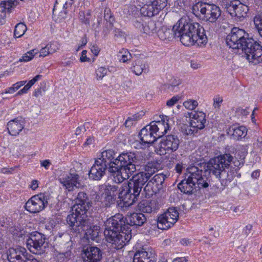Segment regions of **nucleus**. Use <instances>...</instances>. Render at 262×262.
Returning <instances> with one entry per match:
<instances>
[{
	"label": "nucleus",
	"instance_id": "obj_1",
	"mask_svg": "<svg viewBox=\"0 0 262 262\" xmlns=\"http://www.w3.org/2000/svg\"><path fill=\"white\" fill-rule=\"evenodd\" d=\"M105 226L104 235L107 242L111 244L112 249H121L131 239L132 230L125 224L123 216L121 214H116L107 219Z\"/></svg>",
	"mask_w": 262,
	"mask_h": 262
},
{
	"label": "nucleus",
	"instance_id": "obj_2",
	"mask_svg": "<svg viewBox=\"0 0 262 262\" xmlns=\"http://www.w3.org/2000/svg\"><path fill=\"white\" fill-rule=\"evenodd\" d=\"M175 30H178L176 37L185 46H190L196 43L198 45L207 42V38L204 28L199 23H193L189 18H181L175 24Z\"/></svg>",
	"mask_w": 262,
	"mask_h": 262
},
{
	"label": "nucleus",
	"instance_id": "obj_3",
	"mask_svg": "<svg viewBox=\"0 0 262 262\" xmlns=\"http://www.w3.org/2000/svg\"><path fill=\"white\" fill-rule=\"evenodd\" d=\"M138 157L132 152H122L116 158L115 167H111L114 172L113 181L117 184L122 183L136 171V165L138 163Z\"/></svg>",
	"mask_w": 262,
	"mask_h": 262
},
{
	"label": "nucleus",
	"instance_id": "obj_4",
	"mask_svg": "<svg viewBox=\"0 0 262 262\" xmlns=\"http://www.w3.org/2000/svg\"><path fill=\"white\" fill-rule=\"evenodd\" d=\"M233 160L230 154L221 155L211 159L207 164V169L204 173H212L220 181L221 185L225 187L231 181L228 175L229 168Z\"/></svg>",
	"mask_w": 262,
	"mask_h": 262
},
{
	"label": "nucleus",
	"instance_id": "obj_5",
	"mask_svg": "<svg viewBox=\"0 0 262 262\" xmlns=\"http://www.w3.org/2000/svg\"><path fill=\"white\" fill-rule=\"evenodd\" d=\"M72 216L69 218V225L71 231L76 234L83 232L88 240L95 241L98 237L100 227L98 225H92L91 219L85 216L75 219Z\"/></svg>",
	"mask_w": 262,
	"mask_h": 262
},
{
	"label": "nucleus",
	"instance_id": "obj_6",
	"mask_svg": "<svg viewBox=\"0 0 262 262\" xmlns=\"http://www.w3.org/2000/svg\"><path fill=\"white\" fill-rule=\"evenodd\" d=\"M75 204L71 207L70 214L67 217V222H69V218L75 217V219L88 216L86 213L91 206V202L87 193L80 191L74 199Z\"/></svg>",
	"mask_w": 262,
	"mask_h": 262
},
{
	"label": "nucleus",
	"instance_id": "obj_7",
	"mask_svg": "<svg viewBox=\"0 0 262 262\" xmlns=\"http://www.w3.org/2000/svg\"><path fill=\"white\" fill-rule=\"evenodd\" d=\"M251 38L244 30L234 27L226 36V41L229 48L242 50L245 45Z\"/></svg>",
	"mask_w": 262,
	"mask_h": 262
},
{
	"label": "nucleus",
	"instance_id": "obj_8",
	"mask_svg": "<svg viewBox=\"0 0 262 262\" xmlns=\"http://www.w3.org/2000/svg\"><path fill=\"white\" fill-rule=\"evenodd\" d=\"M242 50L249 62L254 64L262 61V47L252 38L245 45Z\"/></svg>",
	"mask_w": 262,
	"mask_h": 262
},
{
	"label": "nucleus",
	"instance_id": "obj_9",
	"mask_svg": "<svg viewBox=\"0 0 262 262\" xmlns=\"http://www.w3.org/2000/svg\"><path fill=\"white\" fill-rule=\"evenodd\" d=\"M49 196L46 193L32 196L26 202L25 208L32 213H37L43 210L48 204Z\"/></svg>",
	"mask_w": 262,
	"mask_h": 262
},
{
	"label": "nucleus",
	"instance_id": "obj_10",
	"mask_svg": "<svg viewBox=\"0 0 262 262\" xmlns=\"http://www.w3.org/2000/svg\"><path fill=\"white\" fill-rule=\"evenodd\" d=\"M46 237L38 232L31 233L27 240V246L30 251L35 254H41L45 251Z\"/></svg>",
	"mask_w": 262,
	"mask_h": 262
},
{
	"label": "nucleus",
	"instance_id": "obj_11",
	"mask_svg": "<svg viewBox=\"0 0 262 262\" xmlns=\"http://www.w3.org/2000/svg\"><path fill=\"white\" fill-rule=\"evenodd\" d=\"M179 213L174 207L169 208L166 212L161 214L157 220V227L162 230L170 228L177 222Z\"/></svg>",
	"mask_w": 262,
	"mask_h": 262
},
{
	"label": "nucleus",
	"instance_id": "obj_12",
	"mask_svg": "<svg viewBox=\"0 0 262 262\" xmlns=\"http://www.w3.org/2000/svg\"><path fill=\"white\" fill-rule=\"evenodd\" d=\"M186 177L191 181H194L199 188H206L209 186V179L202 170L197 167L192 166L187 168Z\"/></svg>",
	"mask_w": 262,
	"mask_h": 262
},
{
	"label": "nucleus",
	"instance_id": "obj_13",
	"mask_svg": "<svg viewBox=\"0 0 262 262\" xmlns=\"http://www.w3.org/2000/svg\"><path fill=\"white\" fill-rule=\"evenodd\" d=\"M190 128L186 130L187 134L196 133L198 130L203 129L206 123V115L202 112H194L189 114Z\"/></svg>",
	"mask_w": 262,
	"mask_h": 262
},
{
	"label": "nucleus",
	"instance_id": "obj_14",
	"mask_svg": "<svg viewBox=\"0 0 262 262\" xmlns=\"http://www.w3.org/2000/svg\"><path fill=\"white\" fill-rule=\"evenodd\" d=\"M167 5V0H155L144 5L140 9L141 13L149 17L157 15Z\"/></svg>",
	"mask_w": 262,
	"mask_h": 262
},
{
	"label": "nucleus",
	"instance_id": "obj_15",
	"mask_svg": "<svg viewBox=\"0 0 262 262\" xmlns=\"http://www.w3.org/2000/svg\"><path fill=\"white\" fill-rule=\"evenodd\" d=\"M141 142H139L140 148H145L154 143L158 138L150 124L142 128L140 133Z\"/></svg>",
	"mask_w": 262,
	"mask_h": 262
},
{
	"label": "nucleus",
	"instance_id": "obj_16",
	"mask_svg": "<svg viewBox=\"0 0 262 262\" xmlns=\"http://www.w3.org/2000/svg\"><path fill=\"white\" fill-rule=\"evenodd\" d=\"M79 178V176L77 173L70 172L61 175L59 181L66 189L70 191L74 190L75 188L80 187Z\"/></svg>",
	"mask_w": 262,
	"mask_h": 262
},
{
	"label": "nucleus",
	"instance_id": "obj_17",
	"mask_svg": "<svg viewBox=\"0 0 262 262\" xmlns=\"http://www.w3.org/2000/svg\"><path fill=\"white\" fill-rule=\"evenodd\" d=\"M83 262H101L102 252L95 246H89L84 248L81 253Z\"/></svg>",
	"mask_w": 262,
	"mask_h": 262
},
{
	"label": "nucleus",
	"instance_id": "obj_18",
	"mask_svg": "<svg viewBox=\"0 0 262 262\" xmlns=\"http://www.w3.org/2000/svg\"><path fill=\"white\" fill-rule=\"evenodd\" d=\"M119 198L123 203V206L128 207L134 204L138 199L137 195H134L132 190L125 184L119 189Z\"/></svg>",
	"mask_w": 262,
	"mask_h": 262
},
{
	"label": "nucleus",
	"instance_id": "obj_19",
	"mask_svg": "<svg viewBox=\"0 0 262 262\" xmlns=\"http://www.w3.org/2000/svg\"><path fill=\"white\" fill-rule=\"evenodd\" d=\"M179 144L180 140L177 136L169 135L163 137L160 142V149L171 153L178 149Z\"/></svg>",
	"mask_w": 262,
	"mask_h": 262
},
{
	"label": "nucleus",
	"instance_id": "obj_20",
	"mask_svg": "<svg viewBox=\"0 0 262 262\" xmlns=\"http://www.w3.org/2000/svg\"><path fill=\"white\" fill-rule=\"evenodd\" d=\"M73 4V0H56L53 9V15L58 16L59 20L66 17L68 10Z\"/></svg>",
	"mask_w": 262,
	"mask_h": 262
},
{
	"label": "nucleus",
	"instance_id": "obj_21",
	"mask_svg": "<svg viewBox=\"0 0 262 262\" xmlns=\"http://www.w3.org/2000/svg\"><path fill=\"white\" fill-rule=\"evenodd\" d=\"M107 169H108V167L103 163H101L99 160L96 159L95 163L89 171V178L94 180H100L105 174Z\"/></svg>",
	"mask_w": 262,
	"mask_h": 262
},
{
	"label": "nucleus",
	"instance_id": "obj_22",
	"mask_svg": "<svg viewBox=\"0 0 262 262\" xmlns=\"http://www.w3.org/2000/svg\"><path fill=\"white\" fill-rule=\"evenodd\" d=\"M115 153L112 149H108L101 152V157L97 159L101 163L104 164L108 167V170L111 173L112 176L114 174V172L111 170V167H115V162L116 160Z\"/></svg>",
	"mask_w": 262,
	"mask_h": 262
},
{
	"label": "nucleus",
	"instance_id": "obj_23",
	"mask_svg": "<svg viewBox=\"0 0 262 262\" xmlns=\"http://www.w3.org/2000/svg\"><path fill=\"white\" fill-rule=\"evenodd\" d=\"M156 260L155 252L150 249L147 250L143 249L136 252L133 259V262H155Z\"/></svg>",
	"mask_w": 262,
	"mask_h": 262
},
{
	"label": "nucleus",
	"instance_id": "obj_24",
	"mask_svg": "<svg viewBox=\"0 0 262 262\" xmlns=\"http://www.w3.org/2000/svg\"><path fill=\"white\" fill-rule=\"evenodd\" d=\"M26 252V249L21 247L10 248L7 252L8 260L9 262H23Z\"/></svg>",
	"mask_w": 262,
	"mask_h": 262
},
{
	"label": "nucleus",
	"instance_id": "obj_25",
	"mask_svg": "<svg viewBox=\"0 0 262 262\" xmlns=\"http://www.w3.org/2000/svg\"><path fill=\"white\" fill-rule=\"evenodd\" d=\"M8 133L12 136H16L24 128V123L21 117L11 120L7 123Z\"/></svg>",
	"mask_w": 262,
	"mask_h": 262
},
{
	"label": "nucleus",
	"instance_id": "obj_26",
	"mask_svg": "<svg viewBox=\"0 0 262 262\" xmlns=\"http://www.w3.org/2000/svg\"><path fill=\"white\" fill-rule=\"evenodd\" d=\"M214 4H209L207 3H198L192 8V10L194 14L196 16L202 14L206 21H208V17L212 11Z\"/></svg>",
	"mask_w": 262,
	"mask_h": 262
},
{
	"label": "nucleus",
	"instance_id": "obj_27",
	"mask_svg": "<svg viewBox=\"0 0 262 262\" xmlns=\"http://www.w3.org/2000/svg\"><path fill=\"white\" fill-rule=\"evenodd\" d=\"M124 221L128 226H141L146 222V217L142 213L134 212L127 215Z\"/></svg>",
	"mask_w": 262,
	"mask_h": 262
},
{
	"label": "nucleus",
	"instance_id": "obj_28",
	"mask_svg": "<svg viewBox=\"0 0 262 262\" xmlns=\"http://www.w3.org/2000/svg\"><path fill=\"white\" fill-rule=\"evenodd\" d=\"M17 4L16 0H7L0 3V25L5 23L6 12H10L12 8L17 6Z\"/></svg>",
	"mask_w": 262,
	"mask_h": 262
},
{
	"label": "nucleus",
	"instance_id": "obj_29",
	"mask_svg": "<svg viewBox=\"0 0 262 262\" xmlns=\"http://www.w3.org/2000/svg\"><path fill=\"white\" fill-rule=\"evenodd\" d=\"M150 124L158 138L163 136L169 128L168 123L165 122L164 120L158 121H152Z\"/></svg>",
	"mask_w": 262,
	"mask_h": 262
},
{
	"label": "nucleus",
	"instance_id": "obj_30",
	"mask_svg": "<svg viewBox=\"0 0 262 262\" xmlns=\"http://www.w3.org/2000/svg\"><path fill=\"white\" fill-rule=\"evenodd\" d=\"M190 180L189 178L185 176V179L179 183L178 187L182 192L188 194H192L198 187L194 181Z\"/></svg>",
	"mask_w": 262,
	"mask_h": 262
},
{
	"label": "nucleus",
	"instance_id": "obj_31",
	"mask_svg": "<svg viewBox=\"0 0 262 262\" xmlns=\"http://www.w3.org/2000/svg\"><path fill=\"white\" fill-rule=\"evenodd\" d=\"M247 132L246 127L234 125L229 128L228 134L232 136L233 139L238 140L244 138L247 135Z\"/></svg>",
	"mask_w": 262,
	"mask_h": 262
},
{
	"label": "nucleus",
	"instance_id": "obj_32",
	"mask_svg": "<svg viewBox=\"0 0 262 262\" xmlns=\"http://www.w3.org/2000/svg\"><path fill=\"white\" fill-rule=\"evenodd\" d=\"M175 25L173 26L172 29L167 28L166 27H162L158 31V35L161 40H171L174 38H176L178 30L174 29Z\"/></svg>",
	"mask_w": 262,
	"mask_h": 262
},
{
	"label": "nucleus",
	"instance_id": "obj_33",
	"mask_svg": "<svg viewBox=\"0 0 262 262\" xmlns=\"http://www.w3.org/2000/svg\"><path fill=\"white\" fill-rule=\"evenodd\" d=\"M138 207L140 211L147 213L155 212L159 208V205L155 200L142 201L139 203Z\"/></svg>",
	"mask_w": 262,
	"mask_h": 262
},
{
	"label": "nucleus",
	"instance_id": "obj_34",
	"mask_svg": "<svg viewBox=\"0 0 262 262\" xmlns=\"http://www.w3.org/2000/svg\"><path fill=\"white\" fill-rule=\"evenodd\" d=\"M148 66L143 59L139 58L135 60L132 63V71L137 75H140L143 72L148 71Z\"/></svg>",
	"mask_w": 262,
	"mask_h": 262
},
{
	"label": "nucleus",
	"instance_id": "obj_35",
	"mask_svg": "<svg viewBox=\"0 0 262 262\" xmlns=\"http://www.w3.org/2000/svg\"><path fill=\"white\" fill-rule=\"evenodd\" d=\"M148 180L146 174L142 171L134 175L129 182L143 188V186Z\"/></svg>",
	"mask_w": 262,
	"mask_h": 262
},
{
	"label": "nucleus",
	"instance_id": "obj_36",
	"mask_svg": "<svg viewBox=\"0 0 262 262\" xmlns=\"http://www.w3.org/2000/svg\"><path fill=\"white\" fill-rule=\"evenodd\" d=\"M235 3V17L240 18L246 16L249 10L248 6L238 2Z\"/></svg>",
	"mask_w": 262,
	"mask_h": 262
},
{
	"label": "nucleus",
	"instance_id": "obj_37",
	"mask_svg": "<svg viewBox=\"0 0 262 262\" xmlns=\"http://www.w3.org/2000/svg\"><path fill=\"white\" fill-rule=\"evenodd\" d=\"M212 8V11L211 12L209 17H208V21L214 23L221 19V10L220 7L215 5H214Z\"/></svg>",
	"mask_w": 262,
	"mask_h": 262
},
{
	"label": "nucleus",
	"instance_id": "obj_38",
	"mask_svg": "<svg viewBox=\"0 0 262 262\" xmlns=\"http://www.w3.org/2000/svg\"><path fill=\"white\" fill-rule=\"evenodd\" d=\"M166 177V175L161 173L155 175L151 179L155 186H157V188H158V190L159 191L163 188L164 186L163 184Z\"/></svg>",
	"mask_w": 262,
	"mask_h": 262
},
{
	"label": "nucleus",
	"instance_id": "obj_39",
	"mask_svg": "<svg viewBox=\"0 0 262 262\" xmlns=\"http://www.w3.org/2000/svg\"><path fill=\"white\" fill-rule=\"evenodd\" d=\"M98 199L100 200L101 205L105 207H110L114 202V198L111 194H108L104 192L99 196Z\"/></svg>",
	"mask_w": 262,
	"mask_h": 262
},
{
	"label": "nucleus",
	"instance_id": "obj_40",
	"mask_svg": "<svg viewBox=\"0 0 262 262\" xmlns=\"http://www.w3.org/2000/svg\"><path fill=\"white\" fill-rule=\"evenodd\" d=\"M157 32V27L155 21L150 20L147 23H145L142 33L151 35Z\"/></svg>",
	"mask_w": 262,
	"mask_h": 262
},
{
	"label": "nucleus",
	"instance_id": "obj_41",
	"mask_svg": "<svg viewBox=\"0 0 262 262\" xmlns=\"http://www.w3.org/2000/svg\"><path fill=\"white\" fill-rule=\"evenodd\" d=\"M63 237L64 239L67 241L64 244L63 248L64 249V255L65 256H68L70 255V252L72 249L73 243L71 240V237L67 233H64L62 234Z\"/></svg>",
	"mask_w": 262,
	"mask_h": 262
},
{
	"label": "nucleus",
	"instance_id": "obj_42",
	"mask_svg": "<svg viewBox=\"0 0 262 262\" xmlns=\"http://www.w3.org/2000/svg\"><path fill=\"white\" fill-rule=\"evenodd\" d=\"M145 171H143L144 173L146 174L147 179H149L150 177L154 174L157 170L155 163H148L145 166Z\"/></svg>",
	"mask_w": 262,
	"mask_h": 262
},
{
	"label": "nucleus",
	"instance_id": "obj_43",
	"mask_svg": "<svg viewBox=\"0 0 262 262\" xmlns=\"http://www.w3.org/2000/svg\"><path fill=\"white\" fill-rule=\"evenodd\" d=\"M26 30L27 27L24 24L18 23L15 26L14 36L16 38H19L24 34Z\"/></svg>",
	"mask_w": 262,
	"mask_h": 262
},
{
	"label": "nucleus",
	"instance_id": "obj_44",
	"mask_svg": "<svg viewBox=\"0 0 262 262\" xmlns=\"http://www.w3.org/2000/svg\"><path fill=\"white\" fill-rule=\"evenodd\" d=\"M102 187L104 189V192L108 194H111L113 198H114L115 195V193L118 190V186L115 185H111L110 184H105L102 186Z\"/></svg>",
	"mask_w": 262,
	"mask_h": 262
},
{
	"label": "nucleus",
	"instance_id": "obj_45",
	"mask_svg": "<svg viewBox=\"0 0 262 262\" xmlns=\"http://www.w3.org/2000/svg\"><path fill=\"white\" fill-rule=\"evenodd\" d=\"M253 21L255 28L257 30L260 36L262 37V14L256 15Z\"/></svg>",
	"mask_w": 262,
	"mask_h": 262
},
{
	"label": "nucleus",
	"instance_id": "obj_46",
	"mask_svg": "<svg viewBox=\"0 0 262 262\" xmlns=\"http://www.w3.org/2000/svg\"><path fill=\"white\" fill-rule=\"evenodd\" d=\"M150 183H147L143 189L145 196L146 198H150L154 194L156 193L157 191H159L158 189H154L152 187H150Z\"/></svg>",
	"mask_w": 262,
	"mask_h": 262
},
{
	"label": "nucleus",
	"instance_id": "obj_47",
	"mask_svg": "<svg viewBox=\"0 0 262 262\" xmlns=\"http://www.w3.org/2000/svg\"><path fill=\"white\" fill-rule=\"evenodd\" d=\"M35 51L36 50H32L28 52L19 59V61L21 62H27L31 60L37 53V52Z\"/></svg>",
	"mask_w": 262,
	"mask_h": 262
},
{
	"label": "nucleus",
	"instance_id": "obj_48",
	"mask_svg": "<svg viewBox=\"0 0 262 262\" xmlns=\"http://www.w3.org/2000/svg\"><path fill=\"white\" fill-rule=\"evenodd\" d=\"M126 184L128 185V187H129V188L131 189V190H132V191L135 193V196L137 195L138 198H139L142 188L139 186H138L133 184L132 182H130L129 181Z\"/></svg>",
	"mask_w": 262,
	"mask_h": 262
},
{
	"label": "nucleus",
	"instance_id": "obj_49",
	"mask_svg": "<svg viewBox=\"0 0 262 262\" xmlns=\"http://www.w3.org/2000/svg\"><path fill=\"white\" fill-rule=\"evenodd\" d=\"M198 103L197 101L194 100L189 99L185 101L183 103V105L187 108L190 110H193L195 108L198 106Z\"/></svg>",
	"mask_w": 262,
	"mask_h": 262
},
{
	"label": "nucleus",
	"instance_id": "obj_50",
	"mask_svg": "<svg viewBox=\"0 0 262 262\" xmlns=\"http://www.w3.org/2000/svg\"><path fill=\"white\" fill-rule=\"evenodd\" d=\"M108 70L104 67H100L96 71V75L97 79H102V78L107 74Z\"/></svg>",
	"mask_w": 262,
	"mask_h": 262
},
{
	"label": "nucleus",
	"instance_id": "obj_51",
	"mask_svg": "<svg viewBox=\"0 0 262 262\" xmlns=\"http://www.w3.org/2000/svg\"><path fill=\"white\" fill-rule=\"evenodd\" d=\"M104 17L106 21L114 22L115 18L111 13V9L106 8L104 10Z\"/></svg>",
	"mask_w": 262,
	"mask_h": 262
},
{
	"label": "nucleus",
	"instance_id": "obj_52",
	"mask_svg": "<svg viewBox=\"0 0 262 262\" xmlns=\"http://www.w3.org/2000/svg\"><path fill=\"white\" fill-rule=\"evenodd\" d=\"M120 53L123 54L121 56L120 59V60L123 62H125L128 60H130L132 58V55L128 51L123 49L121 51H120Z\"/></svg>",
	"mask_w": 262,
	"mask_h": 262
},
{
	"label": "nucleus",
	"instance_id": "obj_53",
	"mask_svg": "<svg viewBox=\"0 0 262 262\" xmlns=\"http://www.w3.org/2000/svg\"><path fill=\"white\" fill-rule=\"evenodd\" d=\"M145 22L141 19H136L134 21V25L141 32H142Z\"/></svg>",
	"mask_w": 262,
	"mask_h": 262
},
{
	"label": "nucleus",
	"instance_id": "obj_54",
	"mask_svg": "<svg viewBox=\"0 0 262 262\" xmlns=\"http://www.w3.org/2000/svg\"><path fill=\"white\" fill-rule=\"evenodd\" d=\"M49 48L50 54H52L57 51L59 49V45L56 42H52L47 45Z\"/></svg>",
	"mask_w": 262,
	"mask_h": 262
},
{
	"label": "nucleus",
	"instance_id": "obj_55",
	"mask_svg": "<svg viewBox=\"0 0 262 262\" xmlns=\"http://www.w3.org/2000/svg\"><path fill=\"white\" fill-rule=\"evenodd\" d=\"M114 36L117 39L123 38L125 39L126 38V34L125 32L122 31L120 29L116 28L114 30Z\"/></svg>",
	"mask_w": 262,
	"mask_h": 262
},
{
	"label": "nucleus",
	"instance_id": "obj_56",
	"mask_svg": "<svg viewBox=\"0 0 262 262\" xmlns=\"http://www.w3.org/2000/svg\"><path fill=\"white\" fill-rule=\"evenodd\" d=\"M181 83V81L178 77H172L169 80V86L168 87V89L171 87H175L179 85Z\"/></svg>",
	"mask_w": 262,
	"mask_h": 262
},
{
	"label": "nucleus",
	"instance_id": "obj_57",
	"mask_svg": "<svg viewBox=\"0 0 262 262\" xmlns=\"http://www.w3.org/2000/svg\"><path fill=\"white\" fill-rule=\"evenodd\" d=\"M180 98V97L179 95H176L172 97L171 99L167 101L166 105L169 107L173 106L178 102Z\"/></svg>",
	"mask_w": 262,
	"mask_h": 262
},
{
	"label": "nucleus",
	"instance_id": "obj_58",
	"mask_svg": "<svg viewBox=\"0 0 262 262\" xmlns=\"http://www.w3.org/2000/svg\"><path fill=\"white\" fill-rule=\"evenodd\" d=\"M253 147L255 149L262 150V136L257 137L256 141L253 143Z\"/></svg>",
	"mask_w": 262,
	"mask_h": 262
},
{
	"label": "nucleus",
	"instance_id": "obj_59",
	"mask_svg": "<svg viewBox=\"0 0 262 262\" xmlns=\"http://www.w3.org/2000/svg\"><path fill=\"white\" fill-rule=\"evenodd\" d=\"M226 11L230 14L232 17H235V3H232L231 4L226 7Z\"/></svg>",
	"mask_w": 262,
	"mask_h": 262
},
{
	"label": "nucleus",
	"instance_id": "obj_60",
	"mask_svg": "<svg viewBox=\"0 0 262 262\" xmlns=\"http://www.w3.org/2000/svg\"><path fill=\"white\" fill-rule=\"evenodd\" d=\"M79 18L80 20L85 24H89L90 20L89 17H86L84 12L83 11H80L79 13Z\"/></svg>",
	"mask_w": 262,
	"mask_h": 262
},
{
	"label": "nucleus",
	"instance_id": "obj_61",
	"mask_svg": "<svg viewBox=\"0 0 262 262\" xmlns=\"http://www.w3.org/2000/svg\"><path fill=\"white\" fill-rule=\"evenodd\" d=\"M137 120V115H135L132 117H128L124 123V125L126 127H129L133 124V122Z\"/></svg>",
	"mask_w": 262,
	"mask_h": 262
},
{
	"label": "nucleus",
	"instance_id": "obj_62",
	"mask_svg": "<svg viewBox=\"0 0 262 262\" xmlns=\"http://www.w3.org/2000/svg\"><path fill=\"white\" fill-rule=\"evenodd\" d=\"M190 67L194 70H197L202 67L201 62L195 60H191L190 61Z\"/></svg>",
	"mask_w": 262,
	"mask_h": 262
},
{
	"label": "nucleus",
	"instance_id": "obj_63",
	"mask_svg": "<svg viewBox=\"0 0 262 262\" xmlns=\"http://www.w3.org/2000/svg\"><path fill=\"white\" fill-rule=\"evenodd\" d=\"M49 54H51L49 50V48L46 46V47L42 48L40 51L39 57H45Z\"/></svg>",
	"mask_w": 262,
	"mask_h": 262
},
{
	"label": "nucleus",
	"instance_id": "obj_64",
	"mask_svg": "<svg viewBox=\"0 0 262 262\" xmlns=\"http://www.w3.org/2000/svg\"><path fill=\"white\" fill-rule=\"evenodd\" d=\"M91 50L95 56H97L99 54L100 51L99 47L96 44H94L91 46Z\"/></svg>",
	"mask_w": 262,
	"mask_h": 262
}]
</instances>
